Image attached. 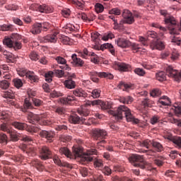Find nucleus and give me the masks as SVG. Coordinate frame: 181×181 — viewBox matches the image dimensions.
Returning a JSON list of instances; mask_svg holds the SVG:
<instances>
[{
	"mask_svg": "<svg viewBox=\"0 0 181 181\" xmlns=\"http://www.w3.org/2000/svg\"><path fill=\"white\" fill-rule=\"evenodd\" d=\"M59 153H61V155H65V156H67V158H70V150H69V148L66 147L59 148Z\"/></svg>",
	"mask_w": 181,
	"mask_h": 181,
	"instance_id": "3c124183",
	"label": "nucleus"
},
{
	"mask_svg": "<svg viewBox=\"0 0 181 181\" xmlns=\"http://www.w3.org/2000/svg\"><path fill=\"white\" fill-rule=\"evenodd\" d=\"M100 49L104 50V49H108L111 54H115V49H114V46H112L110 43H105L100 46Z\"/></svg>",
	"mask_w": 181,
	"mask_h": 181,
	"instance_id": "c9c22d12",
	"label": "nucleus"
},
{
	"mask_svg": "<svg viewBox=\"0 0 181 181\" xmlns=\"http://www.w3.org/2000/svg\"><path fill=\"white\" fill-rule=\"evenodd\" d=\"M78 56L82 57V59H88L90 56H94V52L88 51L87 48H84L83 50L78 52Z\"/></svg>",
	"mask_w": 181,
	"mask_h": 181,
	"instance_id": "412c9836",
	"label": "nucleus"
},
{
	"mask_svg": "<svg viewBox=\"0 0 181 181\" xmlns=\"http://www.w3.org/2000/svg\"><path fill=\"white\" fill-rule=\"evenodd\" d=\"M123 20L120 21L121 28L124 23L127 25H132L135 22V18H134L133 14L129 11V10H124L122 12Z\"/></svg>",
	"mask_w": 181,
	"mask_h": 181,
	"instance_id": "9d476101",
	"label": "nucleus"
},
{
	"mask_svg": "<svg viewBox=\"0 0 181 181\" xmlns=\"http://www.w3.org/2000/svg\"><path fill=\"white\" fill-rule=\"evenodd\" d=\"M32 101L35 107H41V105H43V101L36 98H33Z\"/></svg>",
	"mask_w": 181,
	"mask_h": 181,
	"instance_id": "69168bd1",
	"label": "nucleus"
},
{
	"mask_svg": "<svg viewBox=\"0 0 181 181\" xmlns=\"http://www.w3.org/2000/svg\"><path fill=\"white\" fill-rule=\"evenodd\" d=\"M152 144H153V141H151L149 139H146L141 141V146L144 148H146L147 149H149V148L152 146Z\"/></svg>",
	"mask_w": 181,
	"mask_h": 181,
	"instance_id": "603ef678",
	"label": "nucleus"
},
{
	"mask_svg": "<svg viewBox=\"0 0 181 181\" xmlns=\"http://www.w3.org/2000/svg\"><path fill=\"white\" fill-rule=\"evenodd\" d=\"M18 74L21 77H25L31 81V83H37L39 81V77L35 74V72L28 71V69H21L18 71Z\"/></svg>",
	"mask_w": 181,
	"mask_h": 181,
	"instance_id": "1a4fd4ad",
	"label": "nucleus"
},
{
	"mask_svg": "<svg viewBox=\"0 0 181 181\" xmlns=\"http://www.w3.org/2000/svg\"><path fill=\"white\" fill-rule=\"evenodd\" d=\"M10 118H11V115L8 111L0 112V119H4L5 122H8Z\"/></svg>",
	"mask_w": 181,
	"mask_h": 181,
	"instance_id": "4c0bfd02",
	"label": "nucleus"
},
{
	"mask_svg": "<svg viewBox=\"0 0 181 181\" xmlns=\"http://www.w3.org/2000/svg\"><path fill=\"white\" fill-rule=\"evenodd\" d=\"M160 13L165 18L164 21L168 27L170 33H177L179 24H177V21H176L175 17L170 16L169 13H168V11L166 10H161Z\"/></svg>",
	"mask_w": 181,
	"mask_h": 181,
	"instance_id": "39448f33",
	"label": "nucleus"
},
{
	"mask_svg": "<svg viewBox=\"0 0 181 181\" xmlns=\"http://www.w3.org/2000/svg\"><path fill=\"white\" fill-rule=\"evenodd\" d=\"M171 110L173 112L177 115V117H180L181 115V104L180 103H175L173 106L171 107Z\"/></svg>",
	"mask_w": 181,
	"mask_h": 181,
	"instance_id": "c756f323",
	"label": "nucleus"
},
{
	"mask_svg": "<svg viewBox=\"0 0 181 181\" xmlns=\"http://www.w3.org/2000/svg\"><path fill=\"white\" fill-rule=\"evenodd\" d=\"M24 109H23V111H26V110H29L32 108V103H30V98H26L24 100L23 104Z\"/></svg>",
	"mask_w": 181,
	"mask_h": 181,
	"instance_id": "c03bdc74",
	"label": "nucleus"
},
{
	"mask_svg": "<svg viewBox=\"0 0 181 181\" xmlns=\"http://www.w3.org/2000/svg\"><path fill=\"white\" fill-rule=\"evenodd\" d=\"M90 94L93 98H100V96L101 95V90L100 88L93 89L90 92Z\"/></svg>",
	"mask_w": 181,
	"mask_h": 181,
	"instance_id": "de8ad7c7",
	"label": "nucleus"
},
{
	"mask_svg": "<svg viewBox=\"0 0 181 181\" xmlns=\"http://www.w3.org/2000/svg\"><path fill=\"white\" fill-rule=\"evenodd\" d=\"M173 35L170 36V40L173 43H176L177 46H180L181 38L177 37L178 34H171Z\"/></svg>",
	"mask_w": 181,
	"mask_h": 181,
	"instance_id": "37998d69",
	"label": "nucleus"
},
{
	"mask_svg": "<svg viewBox=\"0 0 181 181\" xmlns=\"http://www.w3.org/2000/svg\"><path fill=\"white\" fill-rule=\"evenodd\" d=\"M166 75L173 78L175 81H177V83L181 81V71L173 69L172 66H168L166 68Z\"/></svg>",
	"mask_w": 181,
	"mask_h": 181,
	"instance_id": "9b49d317",
	"label": "nucleus"
},
{
	"mask_svg": "<svg viewBox=\"0 0 181 181\" xmlns=\"http://www.w3.org/2000/svg\"><path fill=\"white\" fill-rule=\"evenodd\" d=\"M116 65L119 71H129L131 70V65L129 64L122 62H117Z\"/></svg>",
	"mask_w": 181,
	"mask_h": 181,
	"instance_id": "bb28decb",
	"label": "nucleus"
},
{
	"mask_svg": "<svg viewBox=\"0 0 181 181\" xmlns=\"http://www.w3.org/2000/svg\"><path fill=\"white\" fill-rule=\"evenodd\" d=\"M63 30H64L66 33H71V32H74L76 30V27L71 23L66 24L63 28Z\"/></svg>",
	"mask_w": 181,
	"mask_h": 181,
	"instance_id": "ea45409f",
	"label": "nucleus"
},
{
	"mask_svg": "<svg viewBox=\"0 0 181 181\" xmlns=\"http://www.w3.org/2000/svg\"><path fill=\"white\" fill-rule=\"evenodd\" d=\"M117 88L119 90H123V91H128V90H132L134 88V86L132 84L119 82V83L117 85Z\"/></svg>",
	"mask_w": 181,
	"mask_h": 181,
	"instance_id": "c85d7f7f",
	"label": "nucleus"
},
{
	"mask_svg": "<svg viewBox=\"0 0 181 181\" xmlns=\"http://www.w3.org/2000/svg\"><path fill=\"white\" fill-rule=\"evenodd\" d=\"M150 49L151 50H163L165 49V44L159 40H154L150 43Z\"/></svg>",
	"mask_w": 181,
	"mask_h": 181,
	"instance_id": "4468645a",
	"label": "nucleus"
},
{
	"mask_svg": "<svg viewBox=\"0 0 181 181\" xmlns=\"http://www.w3.org/2000/svg\"><path fill=\"white\" fill-rule=\"evenodd\" d=\"M69 121L71 122V124H80V123H84V121H86L85 118L80 117L77 114L72 113L70 117H69Z\"/></svg>",
	"mask_w": 181,
	"mask_h": 181,
	"instance_id": "dca6fc26",
	"label": "nucleus"
},
{
	"mask_svg": "<svg viewBox=\"0 0 181 181\" xmlns=\"http://www.w3.org/2000/svg\"><path fill=\"white\" fill-rule=\"evenodd\" d=\"M6 63H15V55L11 52L5 57Z\"/></svg>",
	"mask_w": 181,
	"mask_h": 181,
	"instance_id": "052dcab7",
	"label": "nucleus"
},
{
	"mask_svg": "<svg viewBox=\"0 0 181 181\" xmlns=\"http://www.w3.org/2000/svg\"><path fill=\"white\" fill-rule=\"evenodd\" d=\"M158 104H160L163 107L170 105V99L168 96H163L158 100Z\"/></svg>",
	"mask_w": 181,
	"mask_h": 181,
	"instance_id": "2f4dec72",
	"label": "nucleus"
},
{
	"mask_svg": "<svg viewBox=\"0 0 181 181\" xmlns=\"http://www.w3.org/2000/svg\"><path fill=\"white\" fill-rule=\"evenodd\" d=\"M109 18L112 19V21H113L114 22V25H115L114 29H121V21L118 23V21L115 19V16H109Z\"/></svg>",
	"mask_w": 181,
	"mask_h": 181,
	"instance_id": "5fc2aeb1",
	"label": "nucleus"
},
{
	"mask_svg": "<svg viewBox=\"0 0 181 181\" xmlns=\"http://www.w3.org/2000/svg\"><path fill=\"white\" fill-rule=\"evenodd\" d=\"M90 172H93V170L89 171L86 167H82L80 168V173L82 175L83 177L88 176V173L90 175Z\"/></svg>",
	"mask_w": 181,
	"mask_h": 181,
	"instance_id": "bf43d9fd",
	"label": "nucleus"
},
{
	"mask_svg": "<svg viewBox=\"0 0 181 181\" xmlns=\"http://www.w3.org/2000/svg\"><path fill=\"white\" fill-rule=\"evenodd\" d=\"M2 97H4V98L13 99L15 98V93L11 90H9L4 92L2 93Z\"/></svg>",
	"mask_w": 181,
	"mask_h": 181,
	"instance_id": "79ce46f5",
	"label": "nucleus"
},
{
	"mask_svg": "<svg viewBox=\"0 0 181 181\" xmlns=\"http://www.w3.org/2000/svg\"><path fill=\"white\" fill-rule=\"evenodd\" d=\"M90 77H99L100 78H108L109 80H112L114 78V75L108 72H97L90 71L88 73Z\"/></svg>",
	"mask_w": 181,
	"mask_h": 181,
	"instance_id": "ddd939ff",
	"label": "nucleus"
},
{
	"mask_svg": "<svg viewBox=\"0 0 181 181\" xmlns=\"http://www.w3.org/2000/svg\"><path fill=\"white\" fill-rule=\"evenodd\" d=\"M73 93L75 97H78L79 98H86L88 93H86V90H83L82 88H76L73 90Z\"/></svg>",
	"mask_w": 181,
	"mask_h": 181,
	"instance_id": "b1692460",
	"label": "nucleus"
},
{
	"mask_svg": "<svg viewBox=\"0 0 181 181\" xmlns=\"http://www.w3.org/2000/svg\"><path fill=\"white\" fill-rule=\"evenodd\" d=\"M71 59L73 61V64L76 67H83L84 66V61H83V59L77 57V54H72Z\"/></svg>",
	"mask_w": 181,
	"mask_h": 181,
	"instance_id": "6ab92c4d",
	"label": "nucleus"
},
{
	"mask_svg": "<svg viewBox=\"0 0 181 181\" xmlns=\"http://www.w3.org/2000/svg\"><path fill=\"white\" fill-rule=\"evenodd\" d=\"M29 8L31 11H36L37 12H41V13H52L53 12V8L46 4H33Z\"/></svg>",
	"mask_w": 181,
	"mask_h": 181,
	"instance_id": "6e6552de",
	"label": "nucleus"
},
{
	"mask_svg": "<svg viewBox=\"0 0 181 181\" xmlns=\"http://www.w3.org/2000/svg\"><path fill=\"white\" fill-rule=\"evenodd\" d=\"M119 101L123 104H132L134 103V98L130 95L122 96L119 98Z\"/></svg>",
	"mask_w": 181,
	"mask_h": 181,
	"instance_id": "473e14b6",
	"label": "nucleus"
},
{
	"mask_svg": "<svg viewBox=\"0 0 181 181\" xmlns=\"http://www.w3.org/2000/svg\"><path fill=\"white\" fill-rule=\"evenodd\" d=\"M76 100V97L74 95H69L66 98H62L59 99V103L61 104H64V105H69L73 103Z\"/></svg>",
	"mask_w": 181,
	"mask_h": 181,
	"instance_id": "393cba45",
	"label": "nucleus"
},
{
	"mask_svg": "<svg viewBox=\"0 0 181 181\" xmlns=\"http://www.w3.org/2000/svg\"><path fill=\"white\" fill-rule=\"evenodd\" d=\"M95 11L97 13H101L104 11V6L103 4L98 3L95 5Z\"/></svg>",
	"mask_w": 181,
	"mask_h": 181,
	"instance_id": "680f3d73",
	"label": "nucleus"
},
{
	"mask_svg": "<svg viewBox=\"0 0 181 181\" xmlns=\"http://www.w3.org/2000/svg\"><path fill=\"white\" fill-rule=\"evenodd\" d=\"M152 146L157 152H162L163 151V146L158 141H153Z\"/></svg>",
	"mask_w": 181,
	"mask_h": 181,
	"instance_id": "58836bf2",
	"label": "nucleus"
},
{
	"mask_svg": "<svg viewBox=\"0 0 181 181\" xmlns=\"http://www.w3.org/2000/svg\"><path fill=\"white\" fill-rule=\"evenodd\" d=\"M53 160L54 163H56V165H58V166H66V168H69L70 166V164L67 163H65L64 164H63L60 158H59V157L57 156L53 157Z\"/></svg>",
	"mask_w": 181,
	"mask_h": 181,
	"instance_id": "a18cd8bd",
	"label": "nucleus"
},
{
	"mask_svg": "<svg viewBox=\"0 0 181 181\" xmlns=\"http://www.w3.org/2000/svg\"><path fill=\"white\" fill-rule=\"evenodd\" d=\"M168 139L175 144V148H177V149H181V137L168 136Z\"/></svg>",
	"mask_w": 181,
	"mask_h": 181,
	"instance_id": "5701e85b",
	"label": "nucleus"
},
{
	"mask_svg": "<svg viewBox=\"0 0 181 181\" xmlns=\"http://www.w3.org/2000/svg\"><path fill=\"white\" fill-rule=\"evenodd\" d=\"M0 128L1 131H4V132H6L7 134H9L12 131L11 127L5 122L0 125Z\"/></svg>",
	"mask_w": 181,
	"mask_h": 181,
	"instance_id": "864d4df0",
	"label": "nucleus"
},
{
	"mask_svg": "<svg viewBox=\"0 0 181 181\" xmlns=\"http://www.w3.org/2000/svg\"><path fill=\"white\" fill-rule=\"evenodd\" d=\"M42 23H34L30 29V32L33 35H39L40 33H42Z\"/></svg>",
	"mask_w": 181,
	"mask_h": 181,
	"instance_id": "aec40b11",
	"label": "nucleus"
},
{
	"mask_svg": "<svg viewBox=\"0 0 181 181\" xmlns=\"http://www.w3.org/2000/svg\"><path fill=\"white\" fill-rule=\"evenodd\" d=\"M28 132H30L31 134L33 133H36L39 132V128L36 127L35 126H30L28 127L27 125V128L25 129Z\"/></svg>",
	"mask_w": 181,
	"mask_h": 181,
	"instance_id": "338daca9",
	"label": "nucleus"
},
{
	"mask_svg": "<svg viewBox=\"0 0 181 181\" xmlns=\"http://www.w3.org/2000/svg\"><path fill=\"white\" fill-rule=\"evenodd\" d=\"M169 122H171V124H175V125H177V127H181V119H177L175 117H170L169 119Z\"/></svg>",
	"mask_w": 181,
	"mask_h": 181,
	"instance_id": "774afa93",
	"label": "nucleus"
},
{
	"mask_svg": "<svg viewBox=\"0 0 181 181\" xmlns=\"http://www.w3.org/2000/svg\"><path fill=\"white\" fill-rule=\"evenodd\" d=\"M135 74H137V76H140L141 77H144V76H145V74H146V72L145 71V70H144L143 69L141 68H136L134 70Z\"/></svg>",
	"mask_w": 181,
	"mask_h": 181,
	"instance_id": "0e129e2a",
	"label": "nucleus"
},
{
	"mask_svg": "<svg viewBox=\"0 0 181 181\" xmlns=\"http://www.w3.org/2000/svg\"><path fill=\"white\" fill-rule=\"evenodd\" d=\"M156 77L158 81H165L166 80V74L164 71H160L156 74Z\"/></svg>",
	"mask_w": 181,
	"mask_h": 181,
	"instance_id": "09e8293b",
	"label": "nucleus"
},
{
	"mask_svg": "<svg viewBox=\"0 0 181 181\" xmlns=\"http://www.w3.org/2000/svg\"><path fill=\"white\" fill-rule=\"evenodd\" d=\"M40 152V158L42 160H47V159H50L53 158V153L49 148V147L46 146H43L39 150Z\"/></svg>",
	"mask_w": 181,
	"mask_h": 181,
	"instance_id": "f8f14e48",
	"label": "nucleus"
},
{
	"mask_svg": "<svg viewBox=\"0 0 181 181\" xmlns=\"http://www.w3.org/2000/svg\"><path fill=\"white\" fill-rule=\"evenodd\" d=\"M92 136L95 141H99L98 145H104L105 140L104 139L107 136V131L103 129L96 128L92 131Z\"/></svg>",
	"mask_w": 181,
	"mask_h": 181,
	"instance_id": "0eeeda50",
	"label": "nucleus"
},
{
	"mask_svg": "<svg viewBox=\"0 0 181 181\" xmlns=\"http://www.w3.org/2000/svg\"><path fill=\"white\" fill-rule=\"evenodd\" d=\"M10 135V139L12 141V142H18L19 141V134L13 131H11L9 133Z\"/></svg>",
	"mask_w": 181,
	"mask_h": 181,
	"instance_id": "a19ab883",
	"label": "nucleus"
},
{
	"mask_svg": "<svg viewBox=\"0 0 181 181\" xmlns=\"http://www.w3.org/2000/svg\"><path fill=\"white\" fill-rule=\"evenodd\" d=\"M9 86H11L9 81L3 80L0 81V88H1V90H8Z\"/></svg>",
	"mask_w": 181,
	"mask_h": 181,
	"instance_id": "8fccbe9b",
	"label": "nucleus"
},
{
	"mask_svg": "<svg viewBox=\"0 0 181 181\" xmlns=\"http://www.w3.org/2000/svg\"><path fill=\"white\" fill-rule=\"evenodd\" d=\"M13 83L14 86H16V88H21L23 86V82H22V80L20 78H16L13 80Z\"/></svg>",
	"mask_w": 181,
	"mask_h": 181,
	"instance_id": "6e6d98bb",
	"label": "nucleus"
},
{
	"mask_svg": "<svg viewBox=\"0 0 181 181\" xmlns=\"http://www.w3.org/2000/svg\"><path fill=\"white\" fill-rule=\"evenodd\" d=\"M59 33H54V34H49L44 37V40L48 43H56L57 42V35Z\"/></svg>",
	"mask_w": 181,
	"mask_h": 181,
	"instance_id": "4be33fe9",
	"label": "nucleus"
},
{
	"mask_svg": "<svg viewBox=\"0 0 181 181\" xmlns=\"http://www.w3.org/2000/svg\"><path fill=\"white\" fill-rule=\"evenodd\" d=\"M100 107L101 110H103V111H107L108 114H110V111H112L111 110L112 106L110 102H105V101L100 100Z\"/></svg>",
	"mask_w": 181,
	"mask_h": 181,
	"instance_id": "7c9ffc66",
	"label": "nucleus"
},
{
	"mask_svg": "<svg viewBox=\"0 0 181 181\" xmlns=\"http://www.w3.org/2000/svg\"><path fill=\"white\" fill-rule=\"evenodd\" d=\"M72 151L75 158H81V160H83V162H93L94 167L98 169L103 168V161L100 158H97V157L93 156L98 154L96 149H88L83 153V150L80 147H73Z\"/></svg>",
	"mask_w": 181,
	"mask_h": 181,
	"instance_id": "f257e3e1",
	"label": "nucleus"
},
{
	"mask_svg": "<svg viewBox=\"0 0 181 181\" xmlns=\"http://www.w3.org/2000/svg\"><path fill=\"white\" fill-rule=\"evenodd\" d=\"M0 144L2 145H6L8 144V136L6 134L4 133L0 134Z\"/></svg>",
	"mask_w": 181,
	"mask_h": 181,
	"instance_id": "4d7b16f0",
	"label": "nucleus"
},
{
	"mask_svg": "<svg viewBox=\"0 0 181 181\" xmlns=\"http://www.w3.org/2000/svg\"><path fill=\"white\" fill-rule=\"evenodd\" d=\"M11 125L15 127L16 129H18V131H25V129L28 128V124L26 123L21 122H13Z\"/></svg>",
	"mask_w": 181,
	"mask_h": 181,
	"instance_id": "a878e982",
	"label": "nucleus"
},
{
	"mask_svg": "<svg viewBox=\"0 0 181 181\" xmlns=\"http://www.w3.org/2000/svg\"><path fill=\"white\" fill-rule=\"evenodd\" d=\"M39 135L41 138H45L47 141L53 142V138H54V133L53 132L42 130L40 132Z\"/></svg>",
	"mask_w": 181,
	"mask_h": 181,
	"instance_id": "2eb2a0df",
	"label": "nucleus"
},
{
	"mask_svg": "<svg viewBox=\"0 0 181 181\" xmlns=\"http://www.w3.org/2000/svg\"><path fill=\"white\" fill-rule=\"evenodd\" d=\"M55 60L58 64H62V66H59L62 70H70V66L67 65V61L63 57H57Z\"/></svg>",
	"mask_w": 181,
	"mask_h": 181,
	"instance_id": "a211bd4d",
	"label": "nucleus"
},
{
	"mask_svg": "<svg viewBox=\"0 0 181 181\" xmlns=\"http://www.w3.org/2000/svg\"><path fill=\"white\" fill-rule=\"evenodd\" d=\"M153 104H155V103L148 98L143 99V100L141 101V105L144 108L149 107H152V105H153Z\"/></svg>",
	"mask_w": 181,
	"mask_h": 181,
	"instance_id": "e433bc0d",
	"label": "nucleus"
},
{
	"mask_svg": "<svg viewBox=\"0 0 181 181\" xmlns=\"http://www.w3.org/2000/svg\"><path fill=\"white\" fill-rule=\"evenodd\" d=\"M129 160L133 166L140 168V169H146V170H156V168H152L151 163L146 162L144 156L138 154H132L129 158Z\"/></svg>",
	"mask_w": 181,
	"mask_h": 181,
	"instance_id": "7ed1b4c3",
	"label": "nucleus"
},
{
	"mask_svg": "<svg viewBox=\"0 0 181 181\" xmlns=\"http://www.w3.org/2000/svg\"><path fill=\"white\" fill-rule=\"evenodd\" d=\"M109 114L112 115L117 121L122 119L124 115L125 116L128 122H133V124H139V119L135 118L134 115L131 113V110L125 105H120L116 110H110Z\"/></svg>",
	"mask_w": 181,
	"mask_h": 181,
	"instance_id": "f03ea898",
	"label": "nucleus"
},
{
	"mask_svg": "<svg viewBox=\"0 0 181 181\" xmlns=\"http://www.w3.org/2000/svg\"><path fill=\"white\" fill-rule=\"evenodd\" d=\"M134 53H138L139 49H141V45L135 42H130L129 47Z\"/></svg>",
	"mask_w": 181,
	"mask_h": 181,
	"instance_id": "49530a36",
	"label": "nucleus"
},
{
	"mask_svg": "<svg viewBox=\"0 0 181 181\" xmlns=\"http://www.w3.org/2000/svg\"><path fill=\"white\" fill-rule=\"evenodd\" d=\"M64 85L66 88L72 90V88H76V82L71 79H67L64 82Z\"/></svg>",
	"mask_w": 181,
	"mask_h": 181,
	"instance_id": "f704fd0d",
	"label": "nucleus"
},
{
	"mask_svg": "<svg viewBox=\"0 0 181 181\" xmlns=\"http://www.w3.org/2000/svg\"><path fill=\"white\" fill-rule=\"evenodd\" d=\"M92 175V181H105L103 175L95 173L94 171L89 172Z\"/></svg>",
	"mask_w": 181,
	"mask_h": 181,
	"instance_id": "72a5a7b5",
	"label": "nucleus"
},
{
	"mask_svg": "<svg viewBox=\"0 0 181 181\" xmlns=\"http://www.w3.org/2000/svg\"><path fill=\"white\" fill-rule=\"evenodd\" d=\"M31 163L34 166V168H36L38 172H43V170H45V165L42 164L40 160L35 159V160H33L31 162Z\"/></svg>",
	"mask_w": 181,
	"mask_h": 181,
	"instance_id": "cd10ccee",
	"label": "nucleus"
},
{
	"mask_svg": "<svg viewBox=\"0 0 181 181\" xmlns=\"http://www.w3.org/2000/svg\"><path fill=\"white\" fill-rule=\"evenodd\" d=\"M100 37H101V35L98 32L91 33V39L93 42H98V43L100 42Z\"/></svg>",
	"mask_w": 181,
	"mask_h": 181,
	"instance_id": "e2e57ef3",
	"label": "nucleus"
},
{
	"mask_svg": "<svg viewBox=\"0 0 181 181\" xmlns=\"http://www.w3.org/2000/svg\"><path fill=\"white\" fill-rule=\"evenodd\" d=\"M115 43L119 47H122V49L129 47V45H131V42L129 40L121 37H118L117 40H115Z\"/></svg>",
	"mask_w": 181,
	"mask_h": 181,
	"instance_id": "f3484780",
	"label": "nucleus"
},
{
	"mask_svg": "<svg viewBox=\"0 0 181 181\" xmlns=\"http://www.w3.org/2000/svg\"><path fill=\"white\" fill-rule=\"evenodd\" d=\"M28 121L30 124H35L38 122L40 125H49V122L46 119L47 115H35L32 112H28L27 115Z\"/></svg>",
	"mask_w": 181,
	"mask_h": 181,
	"instance_id": "423d86ee",
	"label": "nucleus"
},
{
	"mask_svg": "<svg viewBox=\"0 0 181 181\" xmlns=\"http://www.w3.org/2000/svg\"><path fill=\"white\" fill-rule=\"evenodd\" d=\"M22 37L18 33L12 34L10 37H5L3 40V44L4 46H7L10 49H14V50H19L22 49V43L19 42Z\"/></svg>",
	"mask_w": 181,
	"mask_h": 181,
	"instance_id": "20e7f679",
	"label": "nucleus"
},
{
	"mask_svg": "<svg viewBox=\"0 0 181 181\" xmlns=\"http://www.w3.org/2000/svg\"><path fill=\"white\" fill-rule=\"evenodd\" d=\"M45 81L47 83H52L53 81V71H49L45 74Z\"/></svg>",
	"mask_w": 181,
	"mask_h": 181,
	"instance_id": "13d9d810",
	"label": "nucleus"
}]
</instances>
